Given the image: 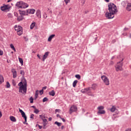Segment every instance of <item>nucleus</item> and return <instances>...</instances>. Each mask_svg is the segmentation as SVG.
I'll return each instance as SVG.
<instances>
[{"mask_svg":"<svg viewBox=\"0 0 131 131\" xmlns=\"http://www.w3.org/2000/svg\"><path fill=\"white\" fill-rule=\"evenodd\" d=\"M60 119H61V120H62L63 122H66V120H65V119L61 118Z\"/></svg>","mask_w":131,"mask_h":131,"instance_id":"49","label":"nucleus"},{"mask_svg":"<svg viewBox=\"0 0 131 131\" xmlns=\"http://www.w3.org/2000/svg\"><path fill=\"white\" fill-rule=\"evenodd\" d=\"M34 112V113H35L36 114H38V113H39V111L38 110V109L36 108V109H35Z\"/></svg>","mask_w":131,"mask_h":131,"instance_id":"33","label":"nucleus"},{"mask_svg":"<svg viewBox=\"0 0 131 131\" xmlns=\"http://www.w3.org/2000/svg\"><path fill=\"white\" fill-rule=\"evenodd\" d=\"M59 111H60V110H58V109L55 110V112H59Z\"/></svg>","mask_w":131,"mask_h":131,"instance_id":"55","label":"nucleus"},{"mask_svg":"<svg viewBox=\"0 0 131 131\" xmlns=\"http://www.w3.org/2000/svg\"><path fill=\"white\" fill-rule=\"evenodd\" d=\"M31 108H33L34 109H36V107L34 105L32 106Z\"/></svg>","mask_w":131,"mask_h":131,"instance_id":"57","label":"nucleus"},{"mask_svg":"<svg viewBox=\"0 0 131 131\" xmlns=\"http://www.w3.org/2000/svg\"><path fill=\"white\" fill-rule=\"evenodd\" d=\"M56 116H57V117H59V118H60V119H61V118H62V117H61V116H60V115H59V114H57L56 115Z\"/></svg>","mask_w":131,"mask_h":131,"instance_id":"52","label":"nucleus"},{"mask_svg":"<svg viewBox=\"0 0 131 131\" xmlns=\"http://www.w3.org/2000/svg\"><path fill=\"white\" fill-rule=\"evenodd\" d=\"M40 94L41 95L43 94V89H42L41 90L39 91Z\"/></svg>","mask_w":131,"mask_h":131,"instance_id":"43","label":"nucleus"},{"mask_svg":"<svg viewBox=\"0 0 131 131\" xmlns=\"http://www.w3.org/2000/svg\"><path fill=\"white\" fill-rule=\"evenodd\" d=\"M10 87H11V85H10V83L9 82H7L6 88H7V89H9Z\"/></svg>","mask_w":131,"mask_h":131,"instance_id":"36","label":"nucleus"},{"mask_svg":"<svg viewBox=\"0 0 131 131\" xmlns=\"http://www.w3.org/2000/svg\"><path fill=\"white\" fill-rule=\"evenodd\" d=\"M42 120L43 123H47V122H48V120H47V119H42Z\"/></svg>","mask_w":131,"mask_h":131,"instance_id":"41","label":"nucleus"},{"mask_svg":"<svg viewBox=\"0 0 131 131\" xmlns=\"http://www.w3.org/2000/svg\"><path fill=\"white\" fill-rule=\"evenodd\" d=\"M10 48H11L14 52H16V49H15V47H14V45H13V44L10 45Z\"/></svg>","mask_w":131,"mask_h":131,"instance_id":"32","label":"nucleus"},{"mask_svg":"<svg viewBox=\"0 0 131 131\" xmlns=\"http://www.w3.org/2000/svg\"><path fill=\"white\" fill-rule=\"evenodd\" d=\"M126 30H128V28H125L124 29V31H126Z\"/></svg>","mask_w":131,"mask_h":131,"instance_id":"54","label":"nucleus"},{"mask_svg":"<svg viewBox=\"0 0 131 131\" xmlns=\"http://www.w3.org/2000/svg\"><path fill=\"white\" fill-rule=\"evenodd\" d=\"M39 117L40 118H41V119H45V118H46V116H45V115L42 114V115H39Z\"/></svg>","mask_w":131,"mask_h":131,"instance_id":"30","label":"nucleus"},{"mask_svg":"<svg viewBox=\"0 0 131 131\" xmlns=\"http://www.w3.org/2000/svg\"><path fill=\"white\" fill-rule=\"evenodd\" d=\"M98 114H105V111L104 110H99L97 112Z\"/></svg>","mask_w":131,"mask_h":131,"instance_id":"24","label":"nucleus"},{"mask_svg":"<svg viewBox=\"0 0 131 131\" xmlns=\"http://www.w3.org/2000/svg\"><path fill=\"white\" fill-rule=\"evenodd\" d=\"M23 1H19L18 2H17L16 4V8H17L18 9H22V5Z\"/></svg>","mask_w":131,"mask_h":131,"instance_id":"10","label":"nucleus"},{"mask_svg":"<svg viewBox=\"0 0 131 131\" xmlns=\"http://www.w3.org/2000/svg\"><path fill=\"white\" fill-rule=\"evenodd\" d=\"M75 77L77 78V79H78V80H79V79H80V75L79 74L76 75H75Z\"/></svg>","mask_w":131,"mask_h":131,"instance_id":"34","label":"nucleus"},{"mask_svg":"<svg viewBox=\"0 0 131 131\" xmlns=\"http://www.w3.org/2000/svg\"><path fill=\"white\" fill-rule=\"evenodd\" d=\"M37 97H38V91H36L35 94V99H37Z\"/></svg>","mask_w":131,"mask_h":131,"instance_id":"31","label":"nucleus"},{"mask_svg":"<svg viewBox=\"0 0 131 131\" xmlns=\"http://www.w3.org/2000/svg\"><path fill=\"white\" fill-rule=\"evenodd\" d=\"M77 111V106L75 105H72L70 108V114H72L73 112H76Z\"/></svg>","mask_w":131,"mask_h":131,"instance_id":"7","label":"nucleus"},{"mask_svg":"<svg viewBox=\"0 0 131 131\" xmlns=\"http://www.w3.org/2000/svg\"><path fill=\"white\" fill-rule=\"evenodd\" d=\"M49 94L50 95V96H52V97H54V96H55V91L52 90V91L49 92Z\"/></svg>","mask_w":131,"mask_h":131,"instance_id":"20","label":"nucleus"},{"mask_svg":"<svg viewBox=\"0 0 131 131\" xmlns=\"http://www.w3.org/2000/svg\"><path fill=\"white\" fill-rule=\"evenodd\" d=\"M34 115H33V114L31 115V116H30L31 119H33L34 118Z\"/></svg>","mask_w":131,"mask_h":131,"instance_id":"46","label":"nucleus"},{"mask_svg":"<svg viewBox=\"0 0 131 131\" xmlns=\"http://www.w3.org/2000/svg\"><path fill=\"white\" fill-rule=\"evenodd\" d=\"M123 61V58H122L121 61H119L115 66L116 71H117V72L122 71V70H123V69L122 68V66H123V63L122 62Z\"/></svg>","mask_w":131,"mask_h":131,"instance_id":"2","label":"nucleus"},{"mask_svg":"<svg viewBox=\"0 0 131 131\" xmlns=\"http://www.w3.org/2000/svg\"><path fill=\"white\" fill-rule=\"evenodd\" d=\"M19 111L20 113H21L22 117H23L26 121V122L27 121V117L26 116V115L25 114V113L21 109L19 108Z\"/></svg>","mask_w":131,"mask_h":131,"instance_id":"9","label":"nucleus"},{"mask_svg":"<svg viewBox=\"0 0 131 131\" xmlns=\"http://www.w3.org/2000/svg\"><path fill=\"white\" fill-rule=\"evenodd\" d=\"M101 79L103 80L104 83H105L106 85H109V79H108V78L106 77V76L103 75L101 76Z\"/></svg>","mask_w":131,"mask_h":131,"instance_id":"5","label":"nucleus"},{"mask_svg":"<svg viewBox=\"0 0 131 131\" xmlns=\"http://www.w3.org/2000/svg\"><path fill=\"white\" fill-rule=\"evenodd\" d=\"M37 56L39 59H41V58H40V56H39V54H37Z\"/></svg>","mask_w":131,"mask_h":131,"instance_id":"59","label":"nucleus"},{"mask_svg":"<svg viewBox=\"0 0 131 131\" xmlns=\"http://www.w3.org/2000/svg\"><path fill=\"white\" fill-rule=\"evenodd\" d=\"M18 21H22L23 20V15H20L19 16L17 17Z\"/></svg>","mask_w":131,"mask_h":131,"instance_id":"25","label":"nucleus"},{"mask_svg":"<svg viewBox=\"0 0 131 131\" xmlns=\"http://www.w3.org/2000/svg\"><path fill=\"white\" fill-rule=\"evenodd\" d=\"M11 72L13 73V78H16V77H17V72L16 71V70H15V69H12Z\"/></svg>","mask_w":131,"mask_h":131,"instance_id":"12","label":"nucleus"},{"mask_svg":"<svg viewBox=\"0 0 131 131\" xmlns=\"http://www.w3.org/2000/svg\"><path fill=\"white\" fill-rule=\"evenodd\" d=\"M126 10L128 12L131 11V3H128L126 6Z\"/></svg>","mask_w":131,"mask_h":131,"instance_id":"17","label":"nucleus"},{"mask_svg":"<svg viewBox=\"0 0 131 131\" xmlns=\"http://www.w3.org/2000/svg\"><path fill=\"white\" fill-rule=\"evenodd\" d=\"M27 13L28 14H34L35 13V10L33 9L27 10Z\"/></svg>","mask_w":131,"mask_h":131,"instance_id":"14","label":"nucleus"},{"mask_svg":"<svg viewBox=\"0 0 131 131\" xmlns=\"http://www.w3.org/2000/svg\"><path fill=\"white\" fill-rule=\"evenodd\" d=\"M50 54L49 52H46L45 54L43 56V57L42 58V61L45 62L46 61V59L48 58V56H49V54Z\"/></svg>","mask_w":131,"mask_h":131,"instance_id":"11","label":"nucleus"},{"mask_svg":"<svg viewBox=\"0 0 131 131\" xmlns=\"http://www.w3.org/2000/svg\"><path fill=\"white\" fill-rule=\"evenodd\" d=\"M42 90H43H43H47V86L43 87Z\"/></svg>","mask_w":131,"mask_h":131,"instance_id":"56","label":"nucleus"},{"mask_svg":"<svg viewBox=\"0 0 131 131\" xmlns=\"http://www.w3.org/2000/svg\"><path fill=\"white\" fill-rule=\"evenodd\" d=\"M106 3H109L110 2V0H104Z\"/></svg>","mask_w":131,"mask_h":131,"instance_id":"62","label":"nucleus"},{"mask_svg":"<svg viewBox=\"0 0 131 131\" xmlns=\"http://www.w3.org/2000/svg\"><path fill=\"white\" fill-rule=\"evenodd\" d=\"M92 91V88L89 87L87 88H85L84 89H82L81 90V93H82V94H85V93H91V91Z\"/></svg>","mask_w":131,"mask_h":131,"instance_id":"6","label":"nucleus"},{"mask_svg":"<svg viewBox=\"0 0 131 131\" xmlns=\"http://www.w3.org/2000/svg\"><path fill=\"white\" fill-rule=\"evenodd\" d=\"M97 109L98 110H103V109H104V106H98Z\"/></svg>","mask_w":131,"mask_h":131,"instance_id":"35","label":"nucleus"},{"mask_svg":"<svg viewBox=\"0 0 131 131\" xmlns=\"http://www.w3.org/2000/svg\"><path fill=\"white\" fill-rule=\"evenodd\" d=\"M28 4L27 3H24L23 2V4L21 6V9H26V8H28Z\"/></svg>","mask_w":131,"mask_h":131,"instance_id":"16","label":"nucleus"},{"mask_svg":"<svg viewBox=\"0 0 131 131\" xmlns=\"http://www.w3.org/2000/svg\"><path fill=\"white\" fill-rule=\"evenodd\" d=\"M35 26V23H32L30 25V29H32L33 28H34Z\"/></svg>","mask_w":131,"mask_h":131,"instance_id":"27","label":"nucleus"},{"mask_svg":"<svg viewBox=\"0 0 131 131\" xmlns=\"http://www.w3.org/2000/svg\"><path fill=\"white\" fill-rule=\"evenodd\" d=\"M15 30L17 31V33L18 35H22L23 34V29L20 26H15Z\"/></svg>","mask_w":131,"mask_h":131,"instance_id":"3","label":"nucleus"},{"mask_svg":"<svg viewBox=\"0 0 131 131\" xmlns=\"http://www.w3.org/2000/svg\"><path fill=\"white\" fill-rule=\"evenodd\" d=\"M30 103L32 104L33 103V97H31L30 98Z\"/></svg>","mask_w":131,"mask_h":131,"instance_id":"38","label":"nucleus"},{"mask_svg":"<svg viewBox=\"0 0 131 131\" xmlns=\"http://www.w3.org/2000/svg\"><path fill=\"white\" fill-rule=\"evenodd\" d=\"M77 82H78V81L77 80H75L73 83V88H75L76 86V84H77Z\"/></svg>","mask_w":131,"mask_h":131,"instance_id":"26","label":"nucleus"},{"mask_svg":"<svg viewBox=\"0 0 131 131\" xmlns=\"http://www.w3.org/2000/svg\"><path fill=\"white\" fill-rule=\"evenodd\" d=\"M110 64H111V65H114V62H113V61H111L110 62Z\"/></svg>","mask_w":131,"mask_h":131,"instance_id":"51","label":"nucleus"},{"mask_svg":"<svg viewBox=\"0 0 131 131\" xmlns=\"http://www.w3.org/2000/svg\"><path fill=\"white\" fill-rule=\"evenodd\" d=\"M19 13L20 15H21L23 16H26V15H28L27 10L26 11L19 10Z\"/></svg>","mask_w":131,"mask_h":131,"instance_id":"15","label":"nucleus"},{"mask_svg":"<svg viewBox=\"0 0 131 131\" xmlns=\"http://www.w3.org/2000/svg\"><path fill=\"white\" fill-rule=\"evenodd\" d=\"M36 15L37 17V18H41V12H40V10H37L36 11Z\"/></svg>","mask_w":131,"mask_h":131,"instance_id":"13","label":"nucleus"},{"mask_svg":"<svg viewBox=\"0 0 131 131\" xmlns=\"http://www.w3.org/2000/svg\"><path fill=\"white\" fill-rule=\"evenodd\" d=\"M94 86H96V84L92 85V89H94Z\"/></svg>","mask_w":131,"mask_h":131,"instance_id":"63","label":"nucleus"},{"mask_svg":"<svg viewBox=\"0 0 131 131\" xmlns=\"http://www.w3.org/2000/svg\"><path fill=\"white\" fill-rule=\"evenodd\" d=\"M3 116V115L2 114V112L0 111V117Z\"/></svg>","mask_w":131,"mask_h":131,"instance_id":"64","label":"nucleus"},{"mask_svg":"<svg viewBox=\"0 0 131 131\" xmlns=\"http://www.w3.org/2000/svg\"><path fill=\"white\" fill-rule=\"evenodd\" d=\"M4 52L3 51L0 50V56H3Z\"/></svg>","mask_w":131,"mask_h":131,"instance_id":"48","label":"nucleus"},{"mask_svg":"<svg viewBox=\"0 0 131 131\" xmlns=\"http://www.w3.org/2000/svg\"><path fill=\"white\" fill-rule=\"evenodd\" d=\"M49 121H52V117L49 118Z\"/></svg>","mask_w":131,"mask_h":131,"instance_id":"60","label":"nucleus"},{"mask_svg":"<svg viewBox=\"0 0 131 131\" xmlns=\"http://www.w3.org/2000/svg\"><path fill=\"white\" fill-rule=\"evenodd\" d=\"M23 84L24 86L27 88V81H26V79L24 78V81L23 82Z\"/></svg>","mask_w":131,"mask_h":131,"instance_id":"21","label":"nucleus"},{"mask_svg":"<svg viewBox=\"0 0 131 131\" xmlns=\"http://www.w3.org/2000/svg\"><path fill=\"white\" fill-rule=\"evenodd\" d=\"M69 2H70V0H64V2L66 3V5H67Z\"/></svg>","mask_w":131,"mask_h":131,"instance_id":"45","label":"nucleus"},{"mask_svg":"<svg viewBox=\"0 0 131 131\" xmlns=\"http://www.w3.org/2000/svg\"><path fill=\"white\" fill-rule=\"evenodd\" d=\"M85 3V0H81V4H82V5H84Z\"/></svg>","mask_w":131,"mask_h":131,"instance_id":"47","label":"nucleus"},{"mask_svg":"<svg viewBox=\"0 0 131 131\" xmlns=\"http://www.w3.org/2000/svg\"><path fill=\"white\" fill-rule=\"evenodd\" d=\"M38 126L39 128V129H41L42 128V126H41V125H38Z\"/></svg>","mask_w":131,"mask_h":131,"instance_id":"50","label":"nucleus"},{"mask_svg":"<svg viewBox=\"0 0 131 131\" xmlns=\"http://www.w3.org/2000/svg\"><path fill=\"white\" fill-rule=\"evenodd\" d=\"M125 131H131V128L127 129Z\"/></svg>","mask_w":131,"mask_h":131,"instance_id":"58","label":"nucleus"},{"mask_svg":"<svg viewBox=\"0 0 131 131\" xmlns=\"http://www.w3.org/2000/svg\"><path fill=\"white\" fill-rule=\"evenodd\" d=\"M18 92L19 93H21V94L25 95L27 92V87L24 86V85L19 86Z\"/></svg>","mask_w":131,"mask_h":131,"instance_id":"4","label":"nucleus"},{"mask_svg":"<svg viewBox=\"0 0 131 131\" xmlns=\"http://www.w3.org/2000/svg\"><path fill=\"white\" fill-rule=\"evenodd\" d=\"M18 86H22L23 85H23V82H22V81H20L19 83H18Z\"/></svg>","mask_w":131,"mask_h":131,"instance_id":"39","label":"nucleus"},{"mask_svg":"<svg viewBox=\"0 0 131 131\" xmlns=\"http://www.w3.org/2000/svg\"><path fill=\"white\" fill-rule=\"evenodd\" d=\"M43 126H46V125H47V123H43Z\"/></svg>","mask_w":131,"mask_h":131,"instance_id":"61","label":"nucleus"},{"mask_svg":"<svg viewBox=\"0 0 131 131\" xmlns=\"http://www.w3.org/2000/svg\"><path fill=\"white\" fill-rule=\"evenodd\" d=\"M20 74L23 75V76H24V74H25V73L24 72L23 70L20 71Z\"/></svg>","mask_w":131,"mask_h":131,"instance_id":"42","label":"nucleus"},{"mask_svg":"<svg viewBox=\"0 0 131 131\" xmlns=\"http://www.w3.org/2000/svg\"><path fill=\"white\" fill-rule=\"evenodd\" d=\"M115 110H116V107H115V106L113 105V106H112V107L111 108L110 112H114V111H115Z\"/></svg>","mask_w":131,"mask_h":131,"instance_id":"23","label":"nucleus"},{"mask_svg":"<svg viewBox=\"0 0 131 131\" xmlns=\"http://www.w3.org/2000/svg\"><path fill=\"white\" fill-rule=\"evenodd\" d=\"M108 12L105 13V17L107 18V19H113L114 18V15L117 13L118 10H117V7L115 4L111 3L108 5Z\"/></svg>","mask_w":131,"mask_h":131,"instance_id":"1","label":"nucleus"},{"mask_svg":"<svg viewBox=\"0 0 131 131\" xmlns=\"http://www.w3.org/2000/svg\"><path fill=\"white\" fill-rule=\"evenodd\" d=\"M24 38H25L26 41H28V38H27L26 37H24Z\"/></svg>","mask_w":131,"mask_h":131,"instance_id":"53","label":"nucleus"},{"mask_svg":"<svg viewBox=\"0 0 131 131\" xmlns=\"http://www.w3.org/2000/svg\"><path fill=\"white\" fill-rule=\"evenodd\" d=\"M4 81V77L2 75H0V84H2V83H3Z\"/></svg>","mask_w":131,"mask_h":131,"instance_id":"22","label":"nucleus"},{"mask_svg":"<svg viewBox=\"0 0 131 131\" xmlns=\"http://www.w3.org/2000/svg\"><path fill=\"white\" fill-rule=\"evenodd\" d=\"M18 60H19V61L21 65L23 66V64H24L23 59H22V58H21L20 57H18Z\"/></svg>","mask_w":131,"mask_h":131,"instance_id":"29","label":"nucleus"},{"mask_svg":"<svg viewBox=\"0 0 131 131\" xmlns=\"http://www.w3.org/2000/svg\"><path fill=\"white\" fill-rule=\"evenodd\" d=\"M10 119L11 121H13V122H16V118H15V117L14 116H10Z\"/></svg>","mask_w":131,"mask_h":131,"instance_id":"19","label":"nucleus"},{"mask_svg":"<svg viewBox=\"0 0 131 131\" xmlns=\"http://www.w3.org/2000/svg\"><path fill=\"white\" fill-rule=\"evenodd\" d=\"M49 99H48V98L47 97H45L43 100H42V102H47V101H48Z\"/></svg>","mask_w":131,"mask_h":131,"instance_id":"37","label":"nucleus"},{"mask_svg":"<svg viewBox=\"0 0 131 131\" xmlns=\"http://www.w3.org/2000/svg\"><path fill=\"white\" fill-rule=\"evenodd\" d=\"M11 7L9 5H3V6L1 7V10L2 11H6V10H9Z\"/></svg>","mask_w":131,"mask_h":131,"instance_id":"8","label":"nucleus"},{"mask_svg":"<svg viewBox=\"0 0 131 131\" xmlns=\"http://www.w3.org/2000/svg\"><path fill=\"white\" fill-rule=\"evenodd\" d=\"M55 36H56V35L55 34L51 35L48 38V41H52V39H53Z\"/></svg>","mask_w":131,"mask_h":131,"instance_id":"18","label":"nucleus"},{"mask_svg":"<svg viewBox=\"0 0 131 131\" xmlns=\"http://www.w3.org/2000/svg\"><path fill=\"white\" fill-rule=\"evenodd\" d=\"M12 84L14 86H16V82L15 81H12Z\"/></svg>","mask_w":131,"mask_h":131,"instance_id":"44","label":"nucleus"},{"mask_svg":"<svg viewBox=\"0 0 131 131\" xmlns=\"http://www.w3.org/2000/svg\"><path fill=\"white\" fill-rule=\"evenodd\" d=\"M43 18L45 19H47V18H48V14H47V13H44L43 14Z\"/></svg>","mask_w":131,"mask_h":131,"instance_id":"40","label":"nucleus"},{"mask_svg":"<svg viewBox=\"0 0 131 131\" xmlns=\"http://www.w3.org/2000/svg\"><path fill=\"white\" fill-rule=\"evenodd\" d=\"M54 124H56L58 126H61L62 123L58 122V121H55Z\"/></svg>","mask_w":131,"mask_h":131,"instance_id":"28","label":"nucleus"}]
</instances>
